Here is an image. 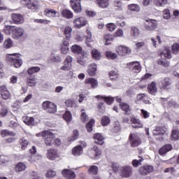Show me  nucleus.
<instances>
[{
  "mask_svg": "<svg viewBox=\"0 0 179 179\" xmlns=\"http://www.w3.org/2000/svg\"><path fill=\"white\" fill-rule=\"evenodd\" d=\"M148 90L150 94L152 96H155L156 93H157V87L156 86V83L152 82L148 86Z\"/></svg>",
  "mask_w": 179,
  "mask_h": 179,
  "instance_id": "obj_24",
  "label": "nucleus"
},
{
  "mask_svg": "<svg viewBox=\"0 0 179 179\" xmlns=\"http://www.w3.org/2000/svg\"><path fill=\"white\" fill-rule=\"evenodd\" d=\"M128 10H130V12H134L135 13H138V12H141V6L138 3H131L129 4L127 6Z\"/></svg>",
  "mask_w": 179,
  "mask_h": 179,
  "instance_id": "obj_25",
  "label": "nucleus"
},
{
  "mask_svg": "<svg viewBox=\"0 0 179 179\" xmlns=\"http://www.w3.org/2000/svg\"><path fill=\"white\" fill-rule=\"evenodd\" d=\"M46 157L49 160H55V159H58L59 157V155L58 154V151L55 149H48L46 152Z\"/></svg>",
  "mask_w": 179,
  "mask_h": 179,
  "instance_id": "obj_12",
  "label": "nucleus"
},
{
  "mask_svg": "<svg viewBox=\"0 0 179 179\" xmlns=\"http://www.w3.org/2000/svg\"><path fill=\"white\" fill-rule=\"evenodd\" d=\"M40 69H41L38 66H32L28 69L27 72L29 76H31V75L37 73V72H40Z\"/></svg>",
  "mask_w": 179,
  "mask_h": 179,
  "instance_id": "obj_49",
  "label": "nucleus"
},
{
  "mask_svg": "<svg viewBox=\"0 0 179 179\" xmlns=\"http://www.w3.org/2000/svg\"><path fill=\"white\" fill-rule=\"evenodd\" d=\"M87 72L90 76H96L97 72V64L96 63H91L87 66Z\"/></svg>",
  "mask_w": 179,
  "mask_h": 179,
  "instance_id": "obj_19",
  "label": "nucleus"
},
{
  "mask_svg": "<svg viewBox=\"0 0 179 179\" xmlns=\"http://www.w3.org/2000/svg\"><path fill=\"white\" fill-rule=\"evenodd\" d=\"M64 34L66 38H71V36H72V27H66L64 29Z\"/></svg>",
  "mask_w": 179,
  "mask_h": 179,
  "instance_id": "obj_61",
  "label": "nucleus"
},
{
  "mask_svg": "<svg viewBox=\"0 0 179 179\" xmlns=\"http://www.w3.org/2000/svg\"><path fill=\"white\" fill-rule=\"evenodd\" d=\"M22 5H27L28 9L37 10L40 7V2L37 0H20Z\"/></svg>",
  "mask_w": 179,
  "mask_h": 179,
  "instance_id": "obj_5",
  "label": "nucleus"
},
{
  "mask_svg": "<svg viewBox=\"0 0 179 179\" xmlns=\"http://www.w3.org/2000/svg\"><path fill=\"white\" fill-rule=\"evenodd\" d=\"M170 85L171 83L169 78H164L159 83V89H161V90H166V89H169V86H170Z\"/></svg>",
  "mask_w": 179,
  "mask_h": 179,
  "instance_id": "obj_22",
  "label": "nucleus"
},
{
  "mask_svg": "<svg viewBox=\"0 0 179 179\" xmlns=\"http://www.w3.org/2000/svg\"><path fill=\"white\" fill-rule=\"evenodd\" d=\"M129 141L132 148H136V146H139V145L142 143V140H141V137H139L138 134H131L129 137Z\"/></svg>",
  "mask_w": 179,
  "mask_h": 179,
  "instance_id": "obj_7",
  "label": "nucleus"
},
{
  "mask_svg": "<svg viewBox=\"0 0 179 179\" xmlns=\"http://www.w3.org/2000/svg\"><path fill=\"white\" fill-rule=\"evenodd\" d=\"M152 171H153V166L150 165H145L139 169V173L141 176H146V174H149Z\"/></svg>",
  "mask_w": 179,
  "mask_h": 179,
  "instance_id": "obj_20",
  "label": "nucleus"
},
{
  "mask_svg": "<svg viewBox=\"0 0 179 179\" xmlns=\"http://www.w3.org/2000/svg\"><path fill=\"white\" fill-rule=\"evenodd\" d=\"M91 55L95 61H100L101 59V52L96 49H92Z\"/></svg>",
  "mask_w": 179,
  "mask_h": 179,
  "instance_id": "obj_37",
  "label": "nucleus"
},
{
  "mask_svg": "<svg viewBox=\"0 0 179 179\" xmlns=\"http://www.w3.org/2000/svg\"><path fill=\"white\" fill-rule=\"evenodd\" d=\"M152 134L155 136H159V141H163L164 138L167 137V129L164 127H156L152 131Z\"/></svg>",
  "mask_w": 179,
  "mask_h": 179,
  "instance_id": "obj_2",
  "label": "nucleus"
},
{
  "mask_svg": "<svg viewBox=\"0 0 179 179\" xmlns=\"http://www.w3.org/2000/svg\"><path fill=\"white\" fill-rule=\"evenodd\" d=\"M72 153L73 156H80L83 154L82 145H77L73 148Z\"/></svg>",
  "mask_w": 179,
  "mask_h": 179,
  "instance_id": "obj_36",
  "label": "nucleus"
},
{
  "mask_svg": "<svg viewBox=\"0 0 179 179\" xmlns=\"http://www.w3.org/2000/svg\"><path fill=\"white\" fill-rule=\"evenodd\" d=\"M71 6L76 13H80V12H82V6H80V3L71 4Z\"/></svg>",
  "mask_w": 179,
  "mask_h": 179,
  "instance_id": "obj_50",
  "label": "nucleus"
},
{
  "mask_svg": "<svg viewBox=\"0 0 179 179\" xmlns=\"http://www.w3.org/2000/svg\"><path fill=\"white\" fill-rule=\"evenodd\" d=\"M50 59L52 62H61V57L58 55H55V53L54 52L51 54Z\"/></svg>",
  "mask_w": 179,
  "mask_h": 179,
  "instance_id": "obj_56",
  "label": "nucleus"
},
{
  "mask_svg": "<svg viewBox=\"0 0 179 179\" xmlns=\"http://www.w3.org/2000/svg\"><path fill=\"white\" fill-rule=\"evenodd\" d=\"M171 139L172 141H178L179 139V131L178 130H173L171 133Z\"/></svg>",
  "mask_w": 179,
  "mask_h": 179,
  "instance_id": "obj_62",
  "label": "nucleus"
},
{
  "mask_svg": "<svg viewBox=\"0 0 179 179\" xmlns=\"http://www.w3.org/2000/svg\"><path fill=\"white\" fill-rule=\"evenodd\" d=\"M147 94H138L136 96V101L137 103H143V104H150Z\"/></svg>",
  "mask_w": 179,
  "mask_h": 179,
  "instance_id": "obj_14",
  "label": "nucleus"
},
{
  "mask_svg": "<svg viewBox=\"0 0 179 179\" xmlns=\"http://www.w3.org/2000/svg\"><path fill=\"white\" fill-rule=\"evenodd\" d=\"M23 121L26 125H34V117H33L27 116Z\"/></svg>",
  "mask_w": 179,
  "mask_h": 179,
  "instance_id": "obj_58",
  "label": "nucleus"
},
{
  "mask_svg": "<svg viewBox=\"0 0 179 179\" xmlns=\"http://www.w3.org/2000/svg\"><path fill=\"white\" fill-rule=\"evenodd\" d=\"M141 35V31L136 27H131L130 36L132 38H138Z\"/></svg>",
  "mask_w": 179,
  "mask_h": 179,
  "instance_id": "obj_32",
  "label": "nucleus"
},
{
  "mask_svg": "<svg viewBox=\"0 0 179 179\" xmlns=\"http://www.w3.org/2000/svg\"><path fill=\"white\" fill-rule=\"evenodd\" d=\"M162 103L165 107H167V105L169 106V107H174V108H176V107H178V105H177V103L173 100L169 101L166 98H162Z\"/></svg>",
  "mask_w": 179,
  "mask_h": 179,
  "instance_id": "obj_26",
  "label": "nucleus"
},
{
  "mask_svg": "<svg viewBox=\"0 0 179 179\" xmlns=\"http://www.w3.org/2000/svg\"><path fill=\"white\" fill-rule=\"evenodd\" d=\"M30 179H44V178H43V176L38 174L37 172L32 171L31 173Z\"/></svg>",
  "mask_w": 179,
  "mask_h": 179,
  "instance_id": "obj_64",
  "label": "nucleus"
},
{
  "mask_svg": "<svg viewBox=\"0 0 179 179\" xmlns=\"http://www.w3.org/2000/svg\"><path fill=\"white\" fill-rule=\"evenodd\" d=\"M20 145L21 146V149L22 150H26V148H27V145H29V141L26 140L25 138H21L20 140Z\"/></svg>",
  "mask_w": 179,
  "mask_h": 179,
  "instance_id": "obj_59",
  "label": "nucleus"
},
{
  "mask_svg": "<svg viewBox=\"0 0 179 179\" xmlns=\"http://www.w3.org/2000/svg\"><path fill=\"white\" fill-rule=\"evenodd\" d=\"M27 169V165L23 162H19L15 165L16 173H22Z\"/></svg>",
  "mask_w": 179,
  "mask_h": 179,
  "instance_id": "obj_31",
  "label": "nucleus"
},
{
  "mask_svg": "<svg viewBox=\"0 0 179 179\" xmlns=\"http://www.w3.org/2000/svg\"><path fill=\"white\" fill-rule=\"evenodd\" d=\"M11 19L15 24H22L24 22L23 15L17 13H13L11 15Z\"/></svg>",
  "mask_w": 179,
  "mask_h": 179,
  "instance_id": "obj_17",
  "label": "nucleus"
},
{
  "mask_svg": "<svg viewBox=\"0 0 179 179\" xmlns=\"http://www.w3.org/2000/svg\"><path fill=\"white\" fill-rule=\"evenodd\" d=\"M0 94L3 100H8L10 99V92L8 90L6 85L0 86Z\"/></svg>",
  "mask_w": 179,
  "mask_h": 179,
  "instance_id": "obj_13",
  "label": "nucleus"
},
{
  "mask_svg": "<svg viewBox=\"0 0 179 179\" xmlns=\"http://www.w3.org/2000/svg\"><path fill=\"white\" fill-rule=\"evenodd\" d=\"M45 143L47 145V146H51L52 145V141L55 138V134H54L52 132L48 131V132L45 134Z\"/></svg>",
  "mask_w": 179,
  "mask_h": 179,
  "instance_id": "obj_15",
  "label": "nucleus"
},
{
  "mask_svg": "<svg viewBox=\"0 0 179 179\" xmlns=\"http://www.w3.org/2000/svg\"><path fill=\"white\" fill-rule=\"evenodd\" d=\"M120 108L124 112V114L127 115H129L131 114V108H129V105L127 103H120Z\"/></svg>",
  "mask_w": 179,
  "mask_h": 179,
  "instance_id": "obj_33",
  "label": "nucleus"
},
{
  "mask_svg": "<svg viewBox=\"0 0 179 179\" xmlns=\"http://www.w3.org/2000/svg\"><path fill=\"white\" fill-rule=\"evenodd\" d=\"M21 56L19 53L8 54L6 55V61L14 68H20V66L23 64Z\"/></svg>",
  "mask_w": 179,
  "mask_h": 179,
  "instance_id": "obj_1",
  "label": "nucleus"
},
{
  "mask_svg": "<svg viewBox=\"0 0 179 179\" xmlns=\"http://www.w3.org/2000/svg\"><path fill=\"white\" fill-rule=\"evenodd\" d=\"M151 44L155 47V48H157V43L158 44H162V39L160 38V36H157L156 39L154 38H151L150 39Z\"/></svg>",
  "mask_w": 179,
  "mask_h": 179,
  "instance_id": "obj_48",
  "label": "nucleus"
},
{
  "mask_svg": "<svg viewBox=\"0 0 179 179\" xmlns=\"http://www.w3.org/2000/svg\"><path fill=\"white\" fill-rule=\"evenodd\" d=\"M158 65L163 66L164 68H169L170 66V62L167 61L166 59L162 57L161 59H158L157 61Z\"/></svg>",
  "mask_w": 179,
  "mask_h": 179,
  "instance_id": "obj_39",
  "label": "nucleus"
},
{
  "mask_svg": "<svg viewBox=\"0 0 179 179\" xmlns=\"http://www.w3.org/2000/svg\"><path fill=\"white\" fill-rule=\"evenodd\" d=\"M109 76L110 80H115L120 78V74H118V72L117 71H111L109 73Z\"/></svg>",
  "mask_w": 179,
  "mask_h": 179,
  "instance_id": "obj_54",
  "label": "nucleus"
},
{
  "mask_svg": "<svg viewBox=\"0 0 179 179\" xmlns=\"http://www.w3.org/2000/svg\"><path fill=\"white\" fill-rule=\"evenodd\" d=\"M110 117L108 116H103L101 120V123L103 125V127H107L108 124H110Z\"/></svg>",
  "mask_w": 179,
  "mask_h": 179,
  "instance_id": "obj_60",
  "label": "nucleus"
},
{
  "mask_svg": "<svg viewBox=\"0 0 179 179\" xmlns=\"http://www.w3.org/2000/svg\"><path fill=\"white\" fill-rule=\"evenodd\" d=\"M3 48H6L8 50V48H12L13 47V41L10 38H7L4 41L3 43Z\"/></svg>",
  "mask_w": 179,
  "mask_h": 179,
  "instance_id": "obj_47",
  "label": "nucleus"
},
{
  "mask_svg": "<svg viewBox=\"0 0 179 179\" xmlns=\"http://www.w3.org/2000/svg\"><path fill=\"white\" fill-rule=\"evenodd\" d=\"M113 37H124V30L121 28H119L113 34Z\"/></svg>",
  "mask_w": 179,
  "mask_h": 179,
  "instance_id": "obj_63",
  "label": "nucleus"
},
{
  "mask_svg": "<svg viewBox=\"0 0 179 179\" xmlns=\"http://www.w3.org/2000/svg\"><path fill=\"white\" fill-rule=\"evenodd\" d=\"M62 15L63 17H66V19H72L73 17V13L68 9L64 10L62 12Z\"/></svg>",
  "mask_w": 179,
  "mask_h": 179,
  "instance_id": "obj_43",
  "label": "nucleus"
},
{
  "mask_svg": "<svg viewBox=\"0 0 179 179\" xmlns=\"http://www.w3.org/2000/svg\"><path fill=\"white\" fill-rule=\"evenodd\" d=\"M172 149L173 146L171 145L166 144L160 148L159 153L161 156H163V155H166L167 152H170V150H171Z\"/></svg>",
  "mask_w": 179,
  "mask_h": 179,
  "instance_id": "obj_29",
  "label": "nucleus"
},
{
  "mask_svg": "<svg viewBox=\"0 0 179 179\" xmlns=\"http://www.w3.org/2000/svg\"><path fill=\"white\" fill-rule=\"evenodd\" d=\"M105 55L107 57L108 59H117L118 57V55L117 53L113 52L112 51L107 50L105 52Z\"/></svg>",
  "mask_w": 179,
  "mask_h": 179,
  "instance_id": "obj_46",
  "label": "nucleus"
},
{
  "mask_svg": "<svg viewBox=\"0 0 179 179\" xmlns=\"http://www.w3.org/2000/svg\"><path fill=\"white\" fill-rule=\"evenodd\" d=\"M14 28H15V27H13V26L5 25L3 31H4V33H6V34H7V36H10L11 34H12V35L13 34V29Z\"/></svg>",
  "mask_w": 179,
  "mask_h": 179,
  "instance_id": "obj_51",
  "label": "nucleus"
},
{
  "mask_svg": "<svg viewBox=\"0 0 179 179\" xmlns=\"http://www.w3.org/2000/svg\"><path fill=\"white\" fill-rule=\"evenodd\" d=\"M115 51L120 57H127V55H129L131 54V49L124 45L116 47Z\"/></svg>",
  "mask_w": 179,
  "mask_h": 179,
  "instance_id": "obj_10",
  "label": "nucleus"
},
{
  "mask_svg": "<svg viewBox=\"0 0 179 179\" xmlns=\"http://www.w3.org/2000/svg\"><path fill=\"white\" fill-rule=\"evenodd\" d=\"M143 25L148 31H153L157 29V21L148 18L143 21Z\"/></svg>",
  "mask_w": 179,
  "mask_h": 179,
  "instance_id": "obj_3",
  "label": "nucleus"
},
{
  "mask_svg": "<svg viewBox=\"0 0 179 179\" xmlns=\"http://www.w3.org/2000/svg\"><path fill=\"white\" fill-rule=\"evenodd\" d=\"M127 66L128 69L132 71L135 73H139L141 71H142V66H141V63L139 62H131L127 63Z\"/></svg>",
  "mask_w": 179,
  "mask_h": 179,
  "instance_id": "obj_8",
  "label": "nucleus"
},
{
  "mask_svg": "<svg viewBox=\"0 0 179 179\" xmlns=\"http://www.w3.org/2000/svg\"><path fill=\"white\" fill-rule=\"evenodd\" d=\"M65 104L66 107H71V108H75L78 107V106L76 105V103H75V101H73V99H67L65 101Z\"/></svg>",
  "mask_w": 179,
  "mask_h": 179,
  "instance_id": "obj_55",
  "label": "nucleus"
},
{
  "mask_svg": "<svg viewBox=\"0 0 179 179\" xmlns=\"http://www.w3.org/2000/svg\"><path fill=\"white\" fill-rule=\"evenodd\" d=\"M120 131H121V124H120V122H115L113 128L111 129V132L117 134V132H120Z\"/></svg>",
  "mask_w": 179,
  "mask_h": 179,
  "instance_id": "obj_52",
  "label": "nucleus"
},
{
  "mask_svg": "<svg viewBox=\"0 0 179 179\" xmlns=\"http://www.w3.org/2000/svg\"><path fill=\"white\" fill-rule=\"evenodd\" d=\"M95 3L99 6V8H101L102 9L108 8V5H110L108 0H95Z\"/></svg>",
  "mask_w": 179,
  "mask_h": 179,
  "instance_id": "obj_27",
  "label": "nucleus"
},
{
  "mask_svg": "<svg viewBox=\"0 0 179 179\" xmlns=\"http://www.w3.org/2000/svg\"><path fill=\"white\" fill-rule=\"evenodd\" d=\"M42 107L46 113H49L50 114H54V113H57V105L55 103L50 101H45L42 103Z\"/></svg>",
  "mask_w": 179,
  "mask_h": 179,
  "instance_id": "obj_4",
  "label": "nucleus"
},
{
  "mask_svg": "<svg viewBox=\"0 0 179 179\" xmlns=\"http://www.w3.org/2000/svg\"><path fill=\"white\" fill-rule=\"evenodd\" d=\"M131 122L133 128H142V127H143V124H142L141 120L136 117H131Z\"/></svg>",
  "mask_w": 179,
  "mask_h": 179,
  "instance_id": "obj_35",
  "label": "nucleus"
},
{
  "mask_svg": "<svg viewBox=\"0 0 179 179\" xmlns=\"http://www.w3.org/2000/svg\"><path fill=\"white\" fill-rule=\"evenodd\" d=\"M85 85H91L92 89H96L99 86V81L96 78H88L85 80Z\"/></svg>",
  "mask_w": 179,
  "mask_h": 179,
  "instance_id": "obj_18",
  "label": "nucleus"
},
{
  "mask_svg": "<svg viewBox=\"0 0 179 179\" xmlns=\"http://www.w3.org/2000/svg\"><path fill=\"white\" fill-rule=\"evenodd\" d=\"M97 173H99V166L92 165L88 169V173L91 176H97Z\"/></svg>",
  "mask_w": 179,
  "mask_h": 179,
  "instance_id": "obj_44",
  "label": "nucleus"
},
{
  "mask_svg": "<svg viewBox=\"0 0 179 179\" xmlns=\"http://www.w3.org/2000/svg\"><path fill=\"white\" fill-rule=\"evenodd\" d=\"M114 36H113V35L111 34H106L104 36V40H105V45H110V44H111V43L108 42V41H113V40H114Z\"/></svg>",
  "mask_w": 179,
  "mask_h": 179,
  "instance_id": "obj_57",
  "label": "nucleus"
},
{
  "mask_svg": "<svg viewBox=\"0 0 179 179\" xmlns=\"http://www.w3.org/2000/svg\"><path fill=\"white\" fill-rule=\"evenodd\" d=\"M1 135L3 138H5V136H15V134L13 131L4 129L1 131Z\"/></svg>",
  "mask_w": 179,
  "mask_h": 179,
  "instance_id": "obj_53",
  "label": "nucleus"
},
{
  "mask_svg": "<svg viewBox=\"0 0 179 179\" xmlns=\"http://www.w3.org/2000/svg\"><path fill=\"white\" fill-rule=\"evenodd\" d=\"M62 176L66 179H75L76 178V174L71 170L64 169L62 172Z\"/></svg>",
  "mask_w": 179,
  "mask_h": 179,
  "instance_id": "obj_21",
  "label": "nucleus"
},
{
  "mask_svg": "<svg viewBox=\"0 0 179 179\" xmlns=\"http://www.w3.org/2000/svg\"><path fill=\"white\" fill-rule=\"evenodd\" d=\"M57 13H58V12L54 9L46 8L44 10V15L48 16V17H55L57 16Z\"/></svg>",
  "mask_w": 179,
  "mask_h": 179,
  "instance_id": "obj_34",
  "label": "nucleus"
},
{
  "mask_svg": "<svg viewBox=\"0 0 179 179\" xmlns=\"http://www.w3.org/2000/svg\"><path fill=\"white\" fill-rule=\"evenodd\" d=\"M73 23L76 29H82V27H85L87 24V20L83 17H77L74 18Z\"/></svg>",
  "mask_w": 179,
  "mask_h": 179,
  "instance_id": "obj_9",
  "label": "nucleus"
},
{
  "mask_svg": "<svg viewBox=\"0 0 179 179\" xmlns=\"http://www.w3.org/2000/svg\"><path fill=\"white\" fill-rule=\"evenodd\" d=\"M120 176L122 178H129L132 176V166L129 165L121 166Z\"/></svg>",
  "mask_w": 179,
  "mask_h": 179,
  "instance_id": "obj_6",
  "label": "nucleus"
},
{
  "mask_svg": "<svg viewBox=\"0 0 179 179\" xmlns=\"http://www.w3.org/2000/svg\"><path fill=\"white\" fill-rule=\"evenodd\" d=\"M71 52H73V54H78V55H80L82 54L83 49L80 47V45L75 44L71 46Z\"/></svg>",
  "mask_w": 179,
  "mask_h": 179,
  "instance_id": "obj_41",
  "label": "nucleus"
},
{
  "mask_svg": "<svg viewBox=\"0 0 179 179\" xmlns=\"http://www.w3.org/2000/svg\"><path fill=\"white\" fill-rule=\"evenodd\" d=\"M23 36H24V29L23 27H14V29H13V38L15 40H19Z\"/></svg>",
  "mask_w": 179,
  "mask_h": 179,
  "instance_id": "obj_11",
  "label": "nucleus"
},
{
  "mask_svg": "<svg viewBox=\"0 0 179 179\" xmlns=\"http://www.w3.org/2000/svg\"><path fill=\"white\" fill-rule=\"evenodd\" d=\"M95 99H103V101L108 106H110L113 103V101H114V98H113L111 96H103L101 95H98V96H95Z\"/></svg>",
  "mask_w": 179,
  "mask_h": 179,
  "instance_id": "obj_40",
  "label": "nucleus"
},
{
  "mask_svg": "<svg viewBox=\"0 0 179 179\" xmlns=\"http://www.w3.org/2000/svg\"><path fill=\"white\" fill-rule=\"evenodd\" d=\"M27 83L28 86H31V87L36 86L37 85V78L34 76H30L27 79Z\"/></svg>",
  "mask_w": 179,
  "mask_h": 179,
  "instance_id": "obj_38",
  "label": "nucleus"
},
{
  "mask_svg": "<svg viewBox=\"0 0 179 179\" xmlns=\"http://www.w3.org/2000/svg\"><path fill=\"white\" fill-rule=\"evenodd\" d=\"M115 22H116L117 26H119V27H124L127 26V22H125L124 16L117 17Z\"/></svg>",
  "mask_w": 179,
  "mask_h": 179,
  "instance_id": "obj_30",
  "label": "nucleus"
},
{
  "mask_svg": "<svg viewBox=\"0 0 179 179\" xmlns=\"http://www.w3.org/2000/svg\"><path fill=\"white\" fill-rule=\"evenodd\" d=\"M63 119L67 124H69V122L72 121V113L70 111L66 110L63 115Z\"/></svg>",
  "mask_w": 179,
  "mask_h": 179,
  "instance_id": "obj_45",
  "label": "nucleus"
},
{
  "mask_svg": "<svg viewBox=\"0 0 179 179\" xmlns=\"http://www.w3.org/2000/svg\"><path fill=\"white\" fill-rule=\"evenodd\" d=\"M90 155L94 159H100L101 157V150L97 146H94L90 150Z\"/></svg>",
  "mask_w": 179,
  "mask_h": 179,
  "instance_id": "obj_16",
  "label": "nucleus"
},
{
  "mask_svg": "<svg viewBox=\"0 0 179 179\" xmlns=\"http://www.w3.org/2000/svg\"><path fill=\"white\" fill-rule=\"evenodd\" d=\"M162 58H166V59H171L173 58V55H171V51L170 49L166 48L162 51Z\"/></svg>",
  "mask_w": 179,
  "mask_h": 179,
  "instance_id": "obj_42",
  "label": "nucleus"
},
{
  "mask_svg": "<svg viewBox=\"0 0 179 179\" xmlns=\"http://www.w3.org/2000/svg\"><path fill=\"white\" fill-rule=\"evenodd\" d=\"M94 142L96 145H103L104 143V136L100 133H96L93 136Z\"/></svg>",
  "mask_w": 179,
  "mask_h": 179,
  "instance_id": "obj_23",
  "label": "nucleus"
},
{
  "mask_svg": "<svg viewBox=\"0 0 179 179\" xmlns=\"http://www.w3.org/2000/svg\"><path fill=\"white\" fill-rule=\"evenodd\" d=\"M153 2L157 8H164V6H167L169 0H153Z\"/></svg>",
  "mask_w": 179,
  "mask_h": 179,
  "instance_id": "obj_28",
  "label": "nucleus"
}]
</instances>
